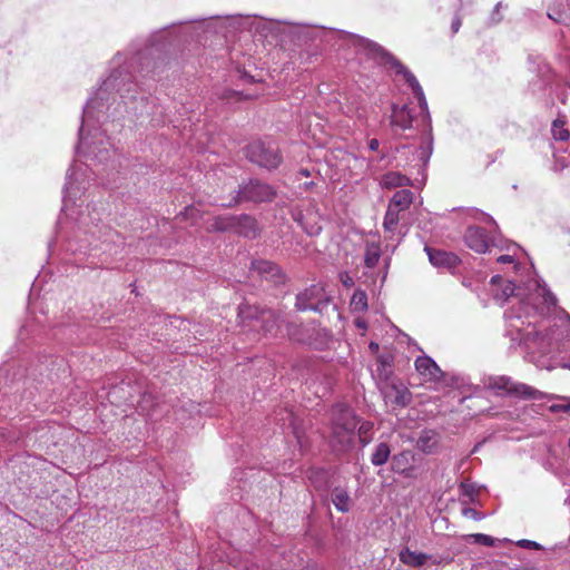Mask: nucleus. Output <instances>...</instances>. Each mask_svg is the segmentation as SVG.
<instances>
[{
    "mask_svg": "<svg viewBox=\"0 0 570 570\" xmlns=\"http://www.w3.org/2000/svg\"><path fill=\"white\" fill-rule=\"evenodd\" d=\"M380 147V142L376 138H373L368 141V148L372 150V151H376Z\"/></svg>",
    "mask_w": 570,
    "mask_h": 570,
    "instance_id": "obj_46",
    "label": "nucleus"
},
{
    "mask_svg": "<svg viewBox=\"0 0 570 570\" xmlns=\"http://www.w3.org/2000/svg\"><path fill=\"white\" fill-rule=\"evenodd\" d=\"M416 444L421 451L431 453L436 445L435 433L433 431H423L417 439Z\"/></svg>",
    "mask_w": 570,
    "mask_h": 570,
    "instance_id": "obj_30",
    "label": "nucleus"
},
{
    "mask_svg": "<svg viewBox=\"0 0 570 570\" xmlns=\"http://www.w3.org/2000/svg\"><path fill=\"white\" fill-rule=\"evenodd\" d=\"M562 548H566V546L560 543V544H556L551 550L554 551L556 549H562Z\"/></svg>",
    "mask_w": 570,
    "mask_h": 570,
    "instance_id": "obj_51",
    "label": "nucleus"
},
{
    "mask_svg": "<svg viewBox=\"0 0 570 570\" xmlns=\"http://www.w3.org/2000/svg\"><path fill=\"white\" fill-rule=\"evenodd\" d=\"M517 547L528 550H543L544 547L540 544L537 541L528 540V539H520L515 542H513Z\"/></svg>",
    "mask_w": 570,
    "mask_h": 570,
    "instance_id": "obj_39",
    "label": "nucleus"
},
{
    "mask_svg": "<svg viewBox=\"0 0 570 570\" xmlns=\"http://www.w3.org/2000/svg\"><path fill=\"white\" fill-rule=\"evenodd\" d=\"M460 27H461V20H460V18H455L451 24L452 32L456 33L459 31Z\"/></svg>",
    "mask_w": 570,
    "mask_h": 570,
    "instance_id": "obj_45",
    "label": "nucleus"
},
{
    "mask_svg": "<svg viewBox=\"0 0 570 570\" xmlns=\"http://www.w3.org/2000/svg\"><path fill=\"white\" fill-rule=\"evenodd\" d=\"M469 538L472 539V541L474 543L485 546V547H493L497 543H512V540H510V539H507V538L495 539V538H493L489 534H484V533H473V534H470Z\"/></svg>",
    "mask_w": 570,
    "mask_h": 570,
    "instance_id": "obj_32",
    "label": "nucleus"
},
{
    "mask_svg": "<svg viewBox=\"0 0 570 570\" xmlns=\"http://www.w3.org/2000/svg\"><path fill=\"white\" fill-rule=\"evenodd\" d=\"M302 174H303V175H305V176H308V175H309V174H308V171H307V170H305V169H304V170H302Z\"/></svg>",
    "mask_w": 570,
    "mask_h": 570,
    "instance_id": "obj_54",
    "label": "nucleus"
},
{
    "mask_svg": "<svg viewBox=\"0 0 570 570\" xmlns=\"http://www.w3.org/2000/svg\"><path fill=\"white\" fill-rule=\"evenodd\" d=\"M568 446H569V449H570V436H569V441H568Z\"/></svg>",
    "mask_w": 570,
    "mask_h": 570,
    "instance_id": "obj_57",
    "label": "nucleus"
},
{
    "mask_svg": "<svg viewBox=\"0 0 570 570\" xmlns=\"http://www.w3.org/2000/svg\"><path fill=\"white\" fill-rule=\"evenodd\" d=\"M431 557L423 552L412 551L409 548L401 550L400 560L406 566L419 568L424 566Z\"/></svg>",
    "mask_w": 570,
    "mask_h": 570,
    "instance_id": "obj_23",
    "label": "nucleus"
},
{
    "mask_svg": "<svg viewBox=\"0 0 570 570\" xmlns=\"http://www.w3.org/2000/svg\"><path fill=\"white\" fill-rule=\"evenodd\" d=\"M370 348H371L372 351H377V350H379V344H376V343L372 342V343L370 344Z\"/></svg>",
    "mask_w": 570,
    "mask_h": 570,
    "instance_id": "obj_50",
    "label": "nucleus"
},
{
    "mask_svg": "<svg viewBox=\"0 0 570 570\" xmlns=\"http://www.w3.org/2000/svg\"><path fill=\"white\" fill-rule=\"evenodd\" d=\"M356 325H357L358 327H363V328H365V324H364V322H362V321H356Z\"/></svg>",
    "mask_w": 570,
    "mask_h": 570,
    "instance_id": "obj_52",
    "label": "nucleus"
},
{
    "mask_svg": "<svg viewBox=\"0 0 570 570\" xmlns=\"http://www.w3.org/2000/svg\"><path fill=\"white\" fill-rule=\"evenodd\" d=\"M433 153V139L431 136H428L424 142L416 149V158L422 163L425 167L432 156Z\"/></svg>",
    "mask_w": 570,
    "mask_h": 570,
    "instance_id": "obj_31",
    "label": "nucleus"
},
{
    "mask_svg": "<svg viewBox=\"0 0 570 570\" xmlns=\"http://www.w3.org/2000/svg\"><path fill=\"white\" fill-rule=\"evenodd\" d=\"M464 242L469 248L479 254L487 253L491 246H498L495 238L490 237L483 228L478 226L468 227Z\"/></svg>",
    "mask_w": 570,
    "mask_h": 570,
    "instance_id": "obj_14",
    "label": "nucleus"
},
{
    "mask_svg": "<svg viewBox=\"0 0 570 570\" xmlns=\"http://www.w3.org/2000/svg\"><path fill=\"white\" fill-rule=\"evenodd\" d=\"M499 263L505 264V263H512L513 257L511 255H501L497 259Z\"/></svg>",
    "mask_w": 570,
    "mask_h": 570,
    "instance_id": "obj_47",
    "label": "nucleus"
},
{
    "mask_svg": "<svg viewBox=\"0 0 570 570\" xmlns=\"http://www.w3.org/2000/svg\"><path fill=\"white\" fill-rule=\"evenodd\" d=\"M380 184L383 188L392 189L411 186V179L397 171H390L382 176Z\"/></svg>",
    "mask_w": 570,
    "mask_h": 570,
    "instance_id": "obj_25",
    "label": "nucleus"
},
{
    "mask_svg": "<svg viewBox=\"0 0 570 570\" xmlns=\"http://www.w3.org/2000/svg\"><path fill=\"white\" fill-rule=\"evenodd\" d=\"M234 225L235 227L233 228V233H236L247 238H255L258 235L257 222L254 217L249 215H236V222L234 223Z\"/></svg>",
    "mask_w": 570,
    "mask_h": 570,
    "instance_id": "obj_19",
    "label": "nucleus"
},
{
    "mask_svg": "<svg viewBox=\"0 0 570 570\" xmlns=\"http://www.w3.org/2000/svg\"><path fill=\"white\" fill-rule=\"evenodd\" d=\"M483 385L497 396H513L523 400H541L543 397L542 392L505 375L489 376L484 379Z\"/></svg>",
    "mask_w": 570,
    "mask_h": 570,
    "instance_id": "obj_6",
    "label": "nucleus"
},
{
    "mask_svg": "<svg viewBox=\"0 0 570 570\" xmlns=\"http://www.w3.org/2000/svg\"><path fill=\"white\" fill-rule=\"evenodd\" d=\"M308 478L316 490H325L327 488V475L325 471L313 470Z\"/></svg>",
    "mask_w": 570,
    "mask_h": 570,
    "instance_id": "obj_35",
    "label": "nucleus"
},
{
    "mask_svg": "<svg viewBox=\"0 0 570 570\" xmlns=\"http://www.w3.org/2000/svg\"><path fill=\"white\" fill-rule=\"evenodd\" d=\"M99 222V214L94 213L92 215V213L89 212V205H87L86 210H80L78 213L73 234L68 240L67 249L71 252H81L90 248L94 245V239L97 234L101 233V228L98 226Z\"/></svg>",
    "mask_w": 570,
    "mask_h": 570,
    "instance_id": "obj_5",
    "label": "nucleus"
},
{
    "mask_svg": "<svg viewBox=\"0 0 570 570\" xmlns=\"http://www.w3.org/2000/svg\"><path fill=\"white\" fill-rule=\"evenodd\" d=\"M537 77V80L530 82V89L532 90V92L543 91L549 86L552 79V72L550 67L544 62H540L538 65Z\"/></svg>",
    "mask_w": 570,
    "mask_h": 570,
    "instance_id": "obj_22",
    "label": "nucleus"
},
{
    "mask_svg": "<svg viewBox=\"0 0 570 570\" xmlns=\"http://www.w3.org/2000/svg\"><path fill=\"white\" fill-rule=\"evenodd\" d=\"M554 157V166L557 170H562L564 168L570 167V150L568 156L560 154L559 149H556L553 153Z\"/></svg>",
    "mask_w": 570,
    "mask_h": 570,
    "instance_id": "obj_37",
    "label": "nucleus"
},
{
    "mask_svg": "<svg viewBox=\"0 0 570 570\" xmlns=\"http://www.w3.org/2000/svg\"><path fill=\"white\" fill-rule=\"evenodd\" d=\"M502 3L501 2H498L494 7V10L492 12V16H491V19L493 22H499L501 21V16H500V8H501Z\"/></svg>",
    "mask_w": 570,
    "mask_h": 570,
    "instance_id": "obj_44",
    "label": "nucleus"
},
{
    "mask_svg": "<svg viewBox=\"0 0 570 570\" xmlns=\"http://www.w3.org/2000/svg\"><path fill=\"white\" fill-rule=\"evenodd\" d=\"M392 391L394 393L393 403L397 406L404 407L411 403L412 394L405 386L393 384Z\"/></svg>",
    "mask_w": 570,
    "mask_h": 570,
    "instance_id": "obj_29",
    "label": "nucleus"
},
{
    "mask_svg": "<svg viewBox=\"0 0 570 570\" xmlns=\"http://www.w3.org/2000/svg\"><path fill=\"white\" fill-rule=\"evenodd\" d=\"M430 263L439 268L452 269L459 264V257L441 249L425 247Z\"/></svg>",
    "mask_w": 570,
    "mask_h": 570,
    "instance_id": "obj_18",
    "label": "nucleus"
},
{
    "mask_svg": "<svg viewBox=\"0 0 570 570\" xmlns=\"http://www.w3.org/2000/svg\"><path fill=\"white\" fill-rule=\"evenodd\" d=\"M87 170V166L72 165L67 171L66 184L63 186L62 210H67L71 205H76V198H78L85 190V179L80 180L79 176L85 177Z\"/></svg>",
    "mask_w": 570,
    "mask_h": 570,
    "instance_id": "obj_12",
    "label": "nucleus"
},
{
    "mask_svg": "<svg viewBox=\"0 0 570 570\" xmlns=\"http://www.w3.org/2000/svg\"><path fill=\"white\" fill-rule=\"evenodd\" d=\"M246 157L249 161L266 169H274L282 163L278 147L272 142L256 140L246 146Z\"/></svg>",
    "mask_w": 570,
    "mask_h": 570,
    "instance_id": "obj_9",
    "label": "nucleus"
},
{
    "mask_svg": "<svg viewBox=\"0 0 570 570\" xmlns=\"http://www.w3.org/2000/svg\"><path fill=\"white\" fill-rule=\"evenodd\" d=\"M493 297L503 304L511 303L504 312L507 335L513 342L528 345L537 335L531 318L546 316L557 305V297L538 279L530 281L524 288L511 281H503L499 275L491 278Z\"/></svg>",
    "mask_w": 570,
    "mask_h": 570,
    "instance_id": "obj_2",
    "label": "nucleus"
},
{
    "mask_svg": "<svg viewBox=\"0 0 570 570\" xmlns=\"http://www.w3.org/2000/svg\"><path fill=\"white\" fill-rule=\"evenodd\" d=\"M385 366L386 364L384 362H380L379 368L382 367L383 370H385Z\"/></svg>",
    "mask_w": 570,
    "mask_h": 570,
    "instance_id": "obj_53",
    "label": "nucleus"
},
{
    "mask_svg": "<svg viewBox=\"0 0 570 570\" xmlns=\"http://www.w3.org/2000/svg\"><path fill=\"white\" fill-rule=\"evenodd\" d=\"M462 513L466 518H472L474 520H480L481 519L480 513L476 510L472 509V508H464L462 510Z\"/></svg>",
    "mask_w": 570,
    "mask_h": 570,
    "instance_id": "obj_43",
    "label": "nucleus"
},
{
    "mask_svg": "<svg viewBox=\"0 0 570 570\" xmlns=\"http://www.w3.org/2000/svg\"><path fill=\"white\" fill-rule=\"evenodd\" d=\"M236 215L217 216L214 218L210 229L215 232H232L235 227Z\"/></svg>",
    "mask_w": 570,
    "mask_h": 570,
    "instance_id": "obj_27",
    "label": "nucleus"
},
{
    "mask_svg": "<svg viewBox=\"0 0 570 570\" xmlns=\"http://www.w3.org/2000/svg\"><path fill=\"white\" fill-rule=\"evenodd\" d=\"M177 218L181 220H190V224L194 225L198 222V219L202 218V214L200 210L195 206H187L185 207L184 212L177 216Z\"/></svg>",
    "mask_w": 570,
    "mask_h": 570,
    "instance_id": "obj_36",
    "label": "nucleus"
},
{
    "mask_svg": "<svg viewBox=\"0 0 570 570\" xmlns=\"http://www.w3.org/2000/svg\"><path fill=\"white\" fill-rule=\"evenodd\" d=\"M480 444L475 445L474 449H473V452H476L478 451V448H479Z\"/></svg>",
    "mask_w": 570,
    "mask_h": 570,
    "instance_id": "obj_55",
    "label": "nucleus"
},
{
    "mask_svg": "<svg viewBox=\"0 0 570 570\" xmlns=\"http://www.w3.org/2000/svg\"><path fill=\"white\" fill-rule=\"evenodd\" d=\"M391 446L386 442L377 443L371 454V463L374 466H382L391 459Z\"/></svg>",
    "mask_w": 570,
    "mask_h": 570,
    "instance_id": "obj_26",
    "label": "nucleus"
},
{
    "mask_svg": "<svg viewBox=\"0 0 570 570\" xmlns=\"http://www.w3.org/2000/svg\"><path fill=\"white\" fill-rule=\"evenodd\" d=\"M566 121L561 117L553 120L551 132L556 140L566 141L570 138V131L564 127Z\"/></svg>",
    "mask_w": 570,
    "mask_h": 570,
    "instance_id": "obj_34",
    "label": "nucleus"
},
{
    "mask_svg": "<svg viewBox=\"0 0 570 570\" xmlns=\"http://www.w3.org/2000/svg\"><path fill=\"white\" fill-rule=\"evenodd\" d=\"M372 428L373 424L370 422H365L358 428V438L362 446H366L372 441V438L368 435Z\"/></svg>",
    "mask_w": 570,
    "mask_h": 570,
    "instance_id": "obj_38",
    "label": "nucleus"
},
{
    "mask_svg": "<svg viewBox=\"0 0 570 570\" xmlns=\"http://www.w3.org/2000/svg\"><path fill=\"white\" fill-rule=\"evenodd\" d=\"M254 26L255 30L257 32H262L265 37H267L268 33H274L278 31H287L288 33L297 37L298 40H306L312 37L311 28L307 24L259 19L253 22L252 27Z\"/></svg>",
    "mask_w": 570,
    "mask_h": 570,
    "instance_id": "obj_13",
    "label": "nucleus"
},
{
    "mask_svg": "<svg viewBox=\"0 0 570 570\" xmlns=\"http://www.w3.org/2000/svg\"><path fill=\"white\" fill-rule=\"evenodd\" d=\"M252 272H256L259 276L277 282L282 277L279 267L264 259L252 262Z\"/></svg>",
    "mask_w": 570,
    "mask_h": 570,
    "instance_id": "obj_21",
    "label": "nucleus"
},
{
    "mask_svg": "<svg viewBox=\"0 0 570 570\" xmlns=\"http://www.w3.org/2000/svg\"><path fill=\"white\" fill-rule=\"evenodd\" d=\"M482 215L484 216L487 222L492 223L493 225H495V222L493 220V218L491 216L485 215V214H482Z\"/></svg>",
    "mask_w": 570,
    "mask_h": 570,
    "instance_id": "obj_49",
    "label": "nucleus"
},
{
    "mask_svg": "<svg viewBox=\"0 0 570 570\" xmlns=\"http://www.w3.org/2000/svg\"><path fill=\"white\" fill-rule=\"evenodd\" d=\"M412 122L413 115L407 105H403L401 107L396 105L392 106L391 125L393 127H397L401 130H406L412 127Z\"/></svg>",
    "mask_w": 570,
    "mask_h": 570,
    "instance_id": "obj_20",
    "label": "nucleus"
},
{
    "mask_svg": "<svg viewBox=\"0 0 570 570\" xmlns=\"http://www.w3.org/2000/svg\"><path fill=\"white\" fill-rule=\"evenodd\" d=\"M548 17H549V18H551V19H553V17L551 16V13H548ZM554 20H557V19L554 18Z\"/></svg>",
    "mask_w": 570,
    "mask_h": 570,
    "instance_id": "obj_56",
    "label": "nucleus"
},
{
    "mask_svg": "<svg viewBox=\"0 0 570 570\" xmlns=\"http://www.w3.org/2000/svg\"><path fill=\"white\" fill-rule=\"evenodd\" d=\"M170 31L166 28L150 36L144 48L136 49L128 60L121 53L112 59L114 69L90 96L81 119L77 153L83 154L90 161L105 165L114 161L116 149L101 130L109 118L115 119L126 108L128 100L136 98L139 81L131 69L142 77L155 78L167 62L171 42L167 40Z\"/></svg>",
    "mask_w": 570,
    "mask_h": 570,
    "instance_id": "obj_1",
    "label": "nucleus"
},
{
    "mask_svg": "<svg viewBox=\"0 0 570 570\" xmlns=\"http://www.w3.org/2000/svg\"><path fill=\"white\" fill-rule=\"evenodd\" d=\"M293 218L309 236H316L322 232L321 216L313 205H309L305 212L296 210Z\"/></svg>",
    "mask_w": 570,
    "mask_h": 570,
    "instance_id": "obj_15",
    "label": "nucleus"
},
{
    "mask_svg": "<svg viewBox=\"0 0 570 570\" xmlns=\"http://www.w3.org/2000/svg\"><path fill=\"white\" fill-rule=\"evenodd\" d=\"M332 444L340 451L353 444L354 432L358 424L354 411L344 404H336L332 409Z\"/></svg>",
    "mask_w": 570,
    "mask_h": 570,
    "instance_id": "obj_4",
    "label": "nucleus"
},
{
    "mask_svg": "<svg viewBox=\"0 0 570 570\" xmlns=\"http://www.w3.org/2000/svg\"><path fill=\"white\" fill-rule=\"evenodd\" d=\"M238 317L244 326H252V322L259 324L265 334H276L281 325L278 313L248 303L239 305ZM253 327L256 328V324H253Z\"/></svg>",
    "mask_w": 570,
    "mask_h": 570,
    "instance_id": "obj_7",
    "label": "nucleus"
},
{
    "mask_svg": "<svg viewBox=\"0 0 570 570\" xmlns=\"http://www.w3.org/2000/svg\"><path fill=\"white\" fill-rule=\"evenodd\" d=\"M381 257V248L379 244L372 243L367 244L365 256H364V263L365 266L368 268H373L380 261Z\"/></svg>",
    "mask_w": 570,
    "mask_h": 570,
    "instance_id": "obj_33",
    "label": "nucleus"
},
{
    "mask_svg": "<svg viewBox=\"0 0 570 570\" xmlns=\"http://www.w3.org/2000/svg\"><path fill=\"white\" fill-rule=\"evenodd\" d=\"M351 309L354 313H363L367 311V294L363 289H356L351 298Z\"/></svg>",
    "mask_w": 570,
    "mask_h": 570,
    "instance_id": "obj_28",
    "label": "nucleus"
},
{
    "mask_svg": "<svg viewBox=\"0 0 570 570\" xmlns=\"http://www.w3.org/2000/svg\"><path fill=\"white\" fill-rule=\"evenodd\" d=\"M338 279L346 288H351L354 285V279L347 272H341Z\"/></svg>",
    "mask_w": 570,
    "mask_h": 570,
    "instance_id": "obj_42",
    "label": "nucleus"
},
{
    "mask_svg": "<svg viewBox=\"0 0 570 570\" xmlns=\"http://www.w3.org/2000/svg\"><path fill=\"white\" fill-rule=\"evenodd\" d=\"M345 35L347 37V42L352 45L357 52L364 53L367 57L385 62L390 65L391 68L395 70L397 75H402L404 80L412 88L413 94L417 98L420 108L429 115L428 101L424 96L423 89L419 83L416 77L404 65H402L396 58L386 52L380 45L366 38L360 37L357 35Z\"/></svg>",
    "mask_w": 570,
    "mask_h": 570,
    "instance_id": "obj_3",
    "label": "nucleus"
},
{
    "mask_svg": "<svg viewBox=\"0 0 570 570\" xmlns=\"http://www.w3.org/2000/svg\"><path fill=\"white\" fill-rule=\"evenodd\" d=\"M413 202V193L409 189L397 190L390 199L384 219L383 227L385 232L393 233L400 222V214L410 208Z\"/></svg>",
    "mask_w": 570,
    "mask_h": 570,
    "instance_id": "obj_10",
    "label": "nucleus"
},
{
    "mask_svg": "<svg viewBox=\"0 0 570 570\" xmlns=\"http://www.w3.org/2000/svg\"><path fill=\"white\" fill-rule=\"evenodd\" d=\"M275 196L274 189L259 180H250L235 191V195L228 202H223V207H233L242 202L263 203L271 202Z\"/></svg>",
    "mask_w": 570,
    "mask_h": 570,
    "instance_id": "obj_8",
    "label": "nucleus"
},
{
    "mask_svg": "<svg viewBox=\"0 0 570 570\" xmlns=\"http://www.w3.org/2000/svg\"><path fill=\"white\" fill-rule=\"evenodd\" d=\"M414 366L424 382H440L443 377L442 370L430 356H419L414 362Z\"/></svg>",
    "mask_w": 570,
    "mask_h": 570,
    "instance_id": "obj_16",
    "label": "nucleus"
},
{
    "mask_svg": "<svg viewBox=\"0 0 570 570\" xmlns=\"http://www.w3.org/2000/svg\"><path fill=\"white\" fill-rule=\"evenodd\" d=\"M78 207V208H81V205H71L69 209L67 210H63L67 215H70L72 216L76 212H75V208Z\"/></svg>",
    "mask_w": 570,
    "mask_h": 570,
    "instance_id": "obj_48",
    "label": "nucleus"
},
{
    "mask_svg": "<svg viewBox=\"0 0 570 570\" xmlns=\"http://www.w3.org/2000/svg\"><path fill=\"white\" fill-rule=\"evenodd\" d=\"M460 490L463 495L470 498L471 500H473V498L478 494L476 485L468 481L461 482Z\"/></svg>",
    "mask_w": 570,
    "mask_h": 570,
    "instance_id": "obj_40",
    "label": "nucleus"
},
{
    "mask_svg": "<svg viewBox=\"0 0 570 570\" xmlns=\"http://www.w3.org/2000/svg\"><path fill=\"white\" fill-rule=\"evenodd\" d=\"M331 303L330 295L321 284H313L296 296L295 306L299 311H314L322 313Z\"/></svg>",
    "mask_w": 570,
    "mask_h": 570,
    "instance_id": "obj_11",
    "label": "nucleus"
},
{
    "mask_svg": "<svg viewBox=\"0 0 570 570\" xmlns=\"http://www.w3.org/2000/svg\"><path fill=\"white\" fill-rule=\"evenodd\" d=\"M414 453L411 450H404L400 453L392 455L391 470L394 473L409 478L412 475V472L414 470Z\"/></svg>",
    "mask_w": 570,
    "mask_h": 570,
    "instance_id": "obj_17",
    "label": "nucleus"
},
{
    "mask_svg": "<svg viewBox=\"0 0 570 570\" xmlns=\"http://www.w3.org/2000/svg\"><path fill=\"white\" fill-rule=\"evenodd\" d=\"M332 502L336 510L343 513L348 512L352 505L347 490L342 487H335L332 490Z\"/></svg>",
    "mask_w": 570,
    "mask_h": 570,
    "instance_id": "obj_24",
    "label": "nucleus"
},
{
    "mask_svg": "<svg viewBox=\"0 0 570 570\" xmlns=\"http://www.w3.org/2000/svg\"><path fill=\"white\" fill-rule=\"evenodd\" d=\"M551 412H570V399L563 397L562 403L552 404L550 406Z\"/></svg>",
    "mask_w": 570,
    "mask_h": 570,
    "instance_id": "obj_41",
    "label": "nucleus"
}]
</instances>
